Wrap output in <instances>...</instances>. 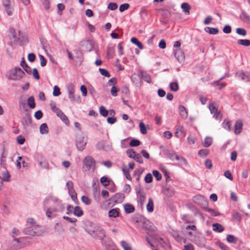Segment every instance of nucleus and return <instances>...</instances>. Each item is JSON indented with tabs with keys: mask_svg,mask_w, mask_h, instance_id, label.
<instances>
[{
	"mask_svg": "<svg viewBox=\"0 0 250 250\" xmlns=\"http://www.w3.org/2000/svg\"><path fill=\"white\" fill-rule=\"evenodd\" d=\"M43 206L46 208L45 210L47 217L50 218L56 217L58 212H63L65 209L62 201L52 195H48L44 199Z\"/></svg>",
	"mask_w": 250,
	"mask_h": 250,
	"instance_id": "obj_1",
	"label": "nucleus"
},
{
	"mask_svg": "<svg viewBox=\"0 0 250 250\" xmlns=\"http://www.w3.org/2000/svg\"><path fill=\"white\" fill-rule=\"evenodd\" d=\"M90 227H85L84 230L92 237L103 241L105 237V232L100 226L95 225L91 222H88Z\"/></svg>",
	"mask_w": 250,
	"mask_h": 250,
	"instance_id": "obj_2",
	"label": "nucleus"
},
{
	"mask_svg": "<svg viewBox=\"0 0 250 250\" xmlns=\"http://www.w3.org/2000/svg\"><path fill=\"white\" fill-rule=\"evenodd\" d=\"M95 167V161L91 156H87L83 159L82 169L83 171H94Z\"/></svg>",
	"mask_w": 250,
	"mask_h": 250,
	"instance_id": "obj_3",
	"label": "nucleus"
},
{
	"mask_svg": "<svg viewBox=\"0 0 250 250\" xmlns=\"http://www.w3.org/2000/svg\"><path fill=\"white\" fill-rule=\"evenodd\" d=\"M87 144V138L85 137L84 135L81 132L77 134L76 137V145L77 149L79 151H82L85 148Z\"/></svg>",
	"mask_w": 250,
	"mask_h": 250,
	"instance_id": "obj_4",
	"label": "nucleus"
},
{
	"mask_svg": "<svg viewBox=\"0 0 250 250\" xmlns=\"http://www.w3.org/2000/svg\"><path fill=\"white\" fill-rule=\"evenodd\" d=\"M25 73L19 67H16L14 70L11 71L8 76V79L12 80L18 81L21 80Z\"/></svg>",
	"mask_w": 250,
	"mask_h": 250,
	"instance_id": "obj_5",
	"label": "nucleus"
},
{
	"mask_svg": "<svg viewBox=\"0 0 250 250\" xmlns=\"http://www.w3.org/2000/svg\"><path fill=\"white\" fill-rule=\"evenodd\" d=\"M163 152L164 154V155L168 157L170 159H171L172 161L174 160H179L180 159L184 161L185 160L184 157H179L176 154V153L174 152L169 149H164L163 150Z\"/></svg>",
	"mask_w": 250,
	"mask_h": 250,
	"instance_id": "obj_6",
	"label": "nucleus"
},
{
	"mask_svg": "<svg viewBox=\"0 0 250 250\" xmlns=\"http://www.w3.org/2000/svg\"><path fill=\"white\" fill-rule=\"evenodd\" d=\"M67 91L68 95V98L71 102L75 100V86L73 84L70 83L67 85Z\"/></svg>",
	"mask_w": 250,
	"mask_h": 250,
	"instance_id": "obj_7",
	"label": "nucleus"
},
{
	"mask_svg": "<svg viewBox=\"0 0 250 250\" xmlns=\"http://www.w3.org/2000/svg\"><path fill=\"white\" fill-rule=\"evenodd\" d=\"M137 77L139 80L140 84H141L142 83V79L148 83H151V78L150 76L142 71H141L140 73L137 74Z\"/></svg>",
	"mask_w": 250,
	"mask_h": 250,
	"instance_id": "obj_8",
	"label": "nucleus"
},
{
	"mask_svg": "<svg viewBox=\"0 0 250 250\" xmlns=\"http://www.w3.org/2000/svg\"><path fill=\"white\" fill-rule=\"evenodd\" d=\"M173 53L175 56V58L177 60L178 62H181L183 61H184L185 59V55L184 53L180 48L175 49Z\"/></svg>",
	"mask_w": 250,
	"mask_h": 250,
	"instance_id": "obj_9",
	"label": "nucleus"
},
{
	"mask_svg": "<svg viewBox=\"0 0 250 250\" xmlns=\"http://www.w3.org/2000/svg\"><path fill=\"white\" fill-rule=\"evenodd\" d=\"M34 225L27 227L24 229L23 232L25 234L32 236H40V232L37 230H34Z\"/></svg>",
	"mask_w": 250,
	"mask_h": 250,
	"instance_id": "obj_10",
	"label": "nucleus"
},
{
	"mask_svg": "<svg viewBox=\"0 0 250 250\" xmlns=\"http://www.w3.org/2000/svg\"><path fill=\"white\" fill-rule=\"evenodd\" d=\"M243 124L241 120H238L235 123L234 133L236 135L239 134L242 131Z\"/></svg>",
	"mask_w": 250,
	"mask_h": 250,
	"instance_id": "obj_11",
	"label": "nucleus"
},
{
	"mask_svg": "<svg viewBox=\"0 0 250 250\" xmlns=\"http://www.w3.org/2000/svg\"><path fill=\"white\" fill-rule=\"evenodd\" d=\"M236 76L242 80L248 82L250 80V73L248 72H243L242 71L237 72L236 73Z\"/></svg>",
	"mask_w": 250,
	"mask_h": 250,
	"instance_id": "obj_12",
	"label": "nucleus"
},
{
	"mask_svg": "<svg viewBox=\"0 0 250 250\" xmlns=\"http://www.w3.org/2000/svg\"><path fill=\"white\" fill-rule=\"evenodd\" d=\"M146 199V198L144 192H140L139 191L138 195H137V200L138 205L140 206L141 208H142L144 206Z\"/></svg>",
	"mask_w": 250,
	"mask_h": 250,
	"instance_id": "obj_13",
	"label": "nucleus"
},
{
	"mask_svg": "<svg viewBox=\"0 0 250 250\" xmlns=\"http://www.w3.org/2000/svg\"><path fill=\"white\" fill-rule=\"evenodd\" d=\"M22 124L24 125L28 126L32 124V119L28 111L26 112L24 116L23 117Z\"/></svg>",
	"mask_w": 250,
	"mask_h": 250,
	"instance_id": "obj_14",
	"label": "nucleus"
},
{
	"mask_svg": "<svg viewBox=\"0 0 250 250\" xmlns=\"http://www.w3.org/2000/svg\"><path fill=\"white\" fill-rule=\"evenodd\" d=\"M178 109L180 116L183 119H186L188 117V111L185 107L182 105H180L179 106Z\"/></svg>",
	"mask_w": 250,
	"mask_h": 250,
	"instance_id": "obj_15",
	"label": "nucleus"
},
{
	"mask_svg": "<svg viewBox=\"0 0 250 250\" xmlns=\"http://www.w3.org/2000/svg\"><path fill=\"white\" fill-rule=\"evenodd\" d=\"M147 223H149L148 220L141 217L139 219L135 221V224L137 225V224H139V225H142L144 229H148V228L146 226Z\"/></svg>",
	"mask_w": 250,
	"mask_h": 250,
	"instance_id": "obj_16",
	"label": "nucleus"
},
{
	"mask_svg": "<svg viewBox=\"0 0 250 250\" xmlns=\"http://www.w3.org/2000/svg\"><path fill=\"white\" fill-rule=\"evenodd\" d=\"M119 208H115L112 209H110L108 211V216L109 217L116 218L119 216Z\"/></svg>",
	"mask_w": 250,
	"mask_h": 250,
	"instance_id": "obj_17",
	"label": "nucleus"
},
{
	"mask_svg": "<svg viewBox=\"0 0 250 250\" xmlns=\"http://www.w3.org/2000/svg\"><path fill=\"white\" fill-rule=\"evenodd\" d=\"M233 220L238 223H240L242 220V215L238 211H234L232 214Z\"/></svg>",
	"mask_w": 250,
	"mask_h": 250,
	"instance_id": "obj_18",
	"label": "nucleus"
},
{
	"mask_svg": "<svg viewBox=\"0 0 250 250\" xmlns=\"http://www.w3.org/2000/svg\"><path fill=\"white\" fill-rule=\"evenodd\" d=\"M204 30L207 33L212 35H216L219 32V29L217 28L206 27Z\"/></svg>",
	"mask_w": 250,
	"mask_h": 250,
	"instance_id": "obj_19",
	"label": "nucleus"
},
{
	"mask_svg": "<svg viewBox=\"0 0 250 250\" xmlns=\"http://www.w3.org/2000/svg\"><path fill=\"white\" fill-rule=\"evenodd\" d=\"M125 212L127 213H131L134 211V207L130 204H126L124 206Z\"/></svg>",
	"mask_w": 250,
	"mask_h": 250,
	"instance_id": "obj_20",
	"label": "nucleus"
},
{
	"mask_svg": "<svg viewBox=\"0 0 250 250\" xmlns=\"http://www.w3.org/2000/svg\"><path fill=\"white\" fill-rule=\"evenodd\" d=\"M57 115L66 124L68 125L69 123V120L67 116L61 110Z\"/></svg>",
	"mask_w": 250,
	"mask_h": 250,
	"instance_id": "obj_21",
	"label": "nucleus"
},
{
	"mask_svg": "<svg viewBox=\"0 0 250 250\" xmlns=\"http://www.w3.org/2000/svg\"><path fill=\"white\" fill-rule=\"evenodd\" d=\"M212 229L214 231L221 232L224 230V227L220 224L214 223L212 225Z\"/></svg>",
	"mask_w": 250,
	"mask_h": 250,
	"instance_id": "obj_22",
	"label": "nucleus"
},
{
	"mask_svg": "<svg viewBox=\"0 0 250 250\" xmlns=\"http://www.w3.org/2000/svg\"><path fill=\"white\" fill-rule=\"evenodd\" d=\"M181 7L185 14H189V10L191 9V7L188 3L184 2L182 3Z\"/></svg>",
	"mask_w": 250,
	"mask_h": 250,
	"instance_id": "obj_23",
	"label": "nucleus"
},
{
	"mask_svg": "<svg viewBox=\"0 0 250 250\" xmlns=\"http://www.w3.org/2000/svg\"><path fill=\"white\" fill-rule=\"evenodd\" d=\"M115 201L116 203H121L125 198V195L123 193H116L114 196Z\"/></svg>",
	"mask_w": 250,
	"mask_h": 250,
	"instance_id": "obj_24",
	"label": "nucleus"
},
{
	"mask_svg": "<svg viewBox=\"0 0 250 250\" xmlns=\"http://www.w3.org/2000/svg\"><path fill=\"white\" fill-rule=\"evenodd\" d=\"M146 209L148 212H152L154 210L153 201L151 198L148 199V203L146 205Z\"/></svg>",
	"mask_w": 250,
	"mask_h": 250,
	"instance_id": "obj_25",
	"label": "nucleus"
},
{
	"mask_svg": "<svg viewBox=\"0 0 250 250\" xmlns=\"http://www.w3.org/2000/svg\"><path fill=\"white\" fill-rule=\"evenodd\" d=\"M184 233L192 241H195V234L191 231L184 230Z\"/></svg>",
	"mask_w": 250,
	"mask_h": 250,
	"instance_id": "obj_26",
	"label": "nucleus"
},
{
	"mask_svg": "<svg viewBox=\"0 0 250 250\" xmlns=\"http://www.w3.org/2000/svg\"><path fill=\"white\" fill-rule=\"evenodd\" d=\"M40 133L42 134H45L48 133V128L45 123L42 124L40 127Z\"/></svg>",
	"mask_w": 250,
	"mask_h": 250,
	"instance_id": "obj_27",
	"label": "nucleus"
},
{
	"mask_svg": "<svg viewBox=\"0 0 250 250\" xmlns=\"http://www.w3.org/2000/svg\"><path fill=\"white\" fill-rule=\"evenodd\" d=\"M73 213L75 215L80 217L83 214V210L79 206H76L74 208Z\"/></svg>",
	"mask_w": 250,
	"mask_h": 250,
	"instance_id": "obj_28",
	"label": "nucleus"
},
{
	"mask_svg": "<svg viewBox=\"0 0 250 250\" xmlns=\"http://www.w3.org/2000/svg\"><path fill=\"white\" fill-rule=\"evenodd\" d=\"M231 122L227 120H224L223 123H222V126L223 128L226 129V130L230 131H231Z\"/></svg>",
	"mask_w": 250,
	"mask_h": 250,
	"instance_id": "obj_29",
	"label": "nucleus"
},
{
	"mask_svg": "<svg viewBox=\"0 0 250 250\" xmlns=\"http://www.w3.org/2000/svg\"><path fill=\"white\" fill-rule=\"evenodd\" d=\"M13 248L15 250H18L21 248L20 239L14 238L12 242Z\"/></svg>",
	"mask_w": 250,
	"mask_h": 250,
	"instance_id": "obj_30",
	"label": "nucleus"
},
{
	"mask_svg": "<svg viewBox=\"0 0 250 250\" xmlns=\"http://www.w3.org/2000/svg\"><path fill=\"white\" fill-rule=\"evenodd\" d=\"M27 104L31 108H34L35 107L36 104L33 96H30L28 98Z\"/></svg>",
	"mask_w": 250,
	"mask_h": 250,
	"instance_id": "obj_31",
	"label": "nucleus"
},
{
	"mask_svg": "<svg viewBox=\"0 0 250 250\" xmlns=\"http://www.w3.org/2000/svg\"><path fill=\"white\" fill-rule=\"evenodd\" d=\"M131 42L133 43L136 44L140 49H143L144 48L143 45L140 42L138 41V40L137 38L135 37L132 38L131 39Z\"/></svg>",
	"mask_w": 250,
	"mask_h": 250,
	"instance_id": "obj_32",
	"label": "nucleus"
},
{
	"mask_svg": "<svg viewBox=\"0 0 250 250\" xmlns=\"http://www.w3.org/2000/svg\"><path fill=\"white\" fill-rule=\"evenodd\" d=\"M212 143V139L209 137H206L205 139L204 142H203V146L206 147L209 146Z\"/></svg>",
	"mask_w": 250,
	"mask_h": 250,
	"instance_id": "obj_33",
	"label": "nucleus"
},
{
	"mask_svg": "<svg viewBox=\"0 0 250 250\" xmlns=\"http://www.w3.org/2000/svg\"><path fill=\"white\" fill-rule=\"evenodd\" d=\"M237 43L239 44L245 46H249L250 45V40L248 39H240L238 40L237 41Z\"/></svg>",
	"mask_w": 250,
	"mask_h": 250,
	"instance_id": "obj_34",
	"label": "nucleus"
},
{
	"mask_svg": "<svg viewBox=\"0 0 250 250\" xmlns=\"http://www.w3.org/2000/svg\"><path fill=\"white\" fill-rule=\"evenodd\" d=\"M237 240L238 239L236 237L231 234L228 235L227 237V240L229 243L236 244Z\"/></svg>",
	"mask_w": 250,
	"mask_h": 250,
	"instance_id": "obj_35",
	"label": "nucleus"
},
{
	"mask_svg": "<svg viewBox=\"0 0 250 250\" xmlns=\"http://www.w3.org/2000/svg\"><path fill=\"white\" fill-rule=\"evenodd\" d=\"M112 149V143L108 141H104V150L108 151Z\"/></svg>",
	"mask_w": 250,
	"mask_h": 250,
	"instance_id": "obj_36",
	"label": "nucleus"
},
{
	"mask_svg": "<svg viewBox=\"0 0 250 250\" xmlns=\"http://www.w3.org/2000/svg\"><path fill=\"white\" fill-rule=\"evenodd\" d=\"M207 212L209 213L211 215L213 216H217L221 215V214L220 213H219L218 211L214 209L208 208L207 209Z\"/></svg>",
	"mask_w": 250,
	"mask_h": 250,
	"instance_id": "obj_37",
	"label": "nucleus"
},
{
	"mask_svg": "<svg viewBox=\"0 0 250 250\" xmlns=\"http://www.w3.org/2000/svg\"><path fill=\"white\" fill-rule=\"evenodd\" d=\"M208 107L211 114L217 113V112L218 111V108L214 104L212 103L209 104Z\"/></svg>",
	"mask_w": 250,
	"mask_h": 250,
	"instance_id": "obj_38",
	"label": "nucleus"
},
{
	"mask_svg": "<svg viewBox=\"0 0 250 250\" xmlns=\"http://www.w3.org/2000/svg\"><path fill=\"white\" fill-rule=\"evenodd\" d=\"M170 88L171 91L176 92L179 89V85L177 82H173L170 83Z\"/></svg>",
	"mask_w": 250,
	"mask_h": 250,
	"instance_id": "obj_39",
	"label": "nucleus"
},
{
	"mask_svg": "<svg viewBox=\"0 0 250 250\" xmlns=\"http://www.w3.org/2000/svg\"><path fill=\"white\" fill-rule=\"evenodd\" d=\"M99 71L100 72L101 74L104 77L109 78L110 77V74L108 72V71L104 68H99Z\"/></svg>",
	"mask_w": 250,
	"mask_h": 250,
	"instance_id": "obj_40",
	"label": "nucleus"
},
{
	"mask_svg": "<svg viewBox=\"0 0 250 250\" xmlns=\"http://www.w3.org/2000/svg\"><path fill=\"white\" fill-rule=\"evenodd\" d=\"M100 113L104 117H106L108 114V111L106 109L104 106H101L100 107Z\"/></svg>",
	"mask_w": 250,
	"mask_h": 250,
	"instance_id": "obj_41",
	"label": "nucleus"
},
{
	"mask_svg": "<svg viewBox=\"0 0 250 250\" xmlns=\"http://www.w3.org/2000/svg\"><path fill=\"white\" fill-rule=\"evenodd\" d=\"M240 18L245 21H250V17L245 12L242 13L240 15Z\"/></svg>",
	"mask_w": 250,
	"mask_h": 250,
	"instance_id": "obj_42",
	"label": "nucleus"
},
{
	"mask_svg": "<svg viewBox=\"0 0 250 250\" xmlns=\"http://www.w3.org/2000/svg\"><path fill=\"white\" fill-rule=\"evenodd\" d=\"M9 36L12 37L14 39H17L16 31L13 27H10L9 29Z\"/></svg>",
	"mask_w": 250,
	"mask_h": 250,
	"instance_id": "obj_43",
	"label": "nucleus"
},
{
	"mask_svg": "<svg viewBox=\"0 0 250 250\" xmlns=\"http://www.w3.org/2000/svg\"><path fill=\"white\" fill-rule=\"evenodd\" d=\"M126 153L128 156L129 158H133L134 157L135 155L137 154L136 152L134 151L132 149H128L126 151Z\"/></svg>",
	"mask_w": 250,
	"mask_h": 250,
	"instance_id": "obj_44",
	"label": "nucleus"
},
{
	"mask_svg": "<svg viewBox=\"0 0 250 250\" xmlns=\"http://www.w3.org/2000/svg\"><path fill=\"white\" fill-rule=\"evenodd\" d=\"M236 32L237 34L243 36H245L247 35V31L244 28H237Z\"/></svg>",
	"mask_w": 250,
	"mask_h": 250,
	"instance_id": "obj_45",
	"label": "nucleus"
},
{
	"mask_svg": "<svg viewBox=\"0 0 250 250\" xmlns=\"http://www.w3.org/2000/svg\"><path fill=\"white\" fill-rule=\"evenodd\" d=\"M101 183L105 187L109 185V181L108 180L107 178L103 176L100 179Z\"/></svg>",
	"mask_w": 250,
	"mask_h": 250,
	"instance_id": "obj_46",
	"label": "nucleus"
},
{
	"mask_svg": "<svg viewBox=\"0 0 250 250\" xmlns=\"http://www.w3.org/2000/svg\"><path fill=\"white\" fill-rule=\"evenodd\" d=\"M139 127L140 129V131L142 134H146L147 133L146 129L145 126V124L143 123V122H141L140 123Z\"/></svg>",
	"mask_w": 250,
	"mask_h": 250,
	"instance_id": "obj_47",
	"label": "nucleus"
},
{
	"mask_svg": "<svg viewBox=\"0 0 250 250\" xmlns=\"http://www.w3.org/2000/svg\"><path fill=\"white\" fill-rule=\"evenodd\" d=\"M164 193L168 197H171L174 195V192L168 188L165 189L164 191Z\"/></svg>",
	"mask_w": 250,
	"mask_h": 250,
	"instance_id": "obj_48",
	"label": "nucleus"
},
{
	"mask_svg": "<svg viewBox=\"0 0 250 250\" xmlns=\"http://www.w3.org/2000/svg\"><path fill=\"white\" fill-rule=\"evenodd\" d=\"M154 176L157 181H160L162 179V175L158 170H154L152 172Z\"/></svg>",
	"mask_w": 250,
	"mask_h": 250,
	"instance_id": "obj_49",
	"label": "nucleus"
},
{
	"mask_svg": "<svg viewBox=\"0 0 250 250\" xmlns=\"http://www.w3.org/2000/svg\"><path fill=\"white\" fill-rule=\"evenodd\" d=\"M129 7V4L128 3H124L121 4L119 7V11L121 12L124 11L125 10H127Z\"/></svg>",
	"mask_w": 250,
	"mask_h": 250,
	"instance_id": "obj_50",
	"label": "nucleus"
},
{
	"mask_svg": "<svg viewBox=\"0 0 250 250\" xmlns=\"http://www.w3.org/2000/svg\"><path fill=\"white\" fill-rule=\"evenodd\" d=\"M133 159L135 160L136 162L139 163V164H143V160L141 156L138 154L137 153L134 157L133 158Z\"/></svg>",
	"mask_w": 250,
	"mask_h": 250,
	"instance_id": "obj_51",
	"label": "nucleus"
},
{
	"mask_svg": "<svg viewBox=\"0 0 250 250\" xmlns=\"http://www.w3.org/2000/svg\"><path fill=\"white\" fill-rule=\"evenodd\" d=\"M60 94H61V92H60V88L57 85L54 86V89H53V96H58Z\"/></svg>",
	"mask_w": 250,
	"mask_h": 250,
	"instance_id": "obj_52",
	"label": "nucleus"
},
{
	"mask_svg": "<svg viewBox=\"0 0 250 250\" xmlns=\"http://www.w3.org/2000/svg\"><path fill=\"white\" fill-rule=\"evenodd\" d=\"M153 177L152 175L148 173H147L145 178V181L146 183H150L152 181Z\"/></svg>",
	"mask_w": 250,
	"mask_h": 250,
	"instance_id": "obj_53",
	"label": "nucleus"
},
{
	"mask_svg": "<svg viewBox=\"0 0 250 250\" xmlns=\"http://www.w3.org/2000/svg\"><path fill=\"white\" fill-rule=\"evenodd\" d=\"M0 165L4 168H6V156L3 154L1 155L0 157Z\"/></svg>",
	"mask_w": 250,
	"mask_h": 250,
	"instance_id": "obj_54",
	"label": "nucleus"
},
{
	"mask_svg": "<svg viewBox=\"0 0 250 250\" xmlns=\"http://www.w3.org/2000/svg\"><path fill=\"white\" fill-rule=\"evenodd\" d=\"M82 201L86 205H89L91 203V200L88 197L85 196H83L82 197Z\"/></svg>",
	"mask_w": 250,
	"mask_h": 250,
	"instance_id": "obj_55",
	"label": "nucleus"
},
{
	"mask_svg": "<svg viewBox=\"0 0 250 250\" xmlns=\"http://www.w3.org/2000/svg\"><path fill=\"white\" fill-rule=\"evenodd\" d=\"M140 142L139 140L137 139H133L129 143V145L131 146H137L140 145Z\"/></svg>",
	"mask_w": 250,
	"mask_h": 250,
	"instance_id": "obj_56",
	"label": "nucleus"
},
{
	"mask_svg": "<svg viewBox=\"0 0 250 250\" xmlns=\"http://www.w3.org/2000/svg\"><path fill=\"white\" fill-rule=\"evenodd\" d=\"M122 171L124 172V174L125 175L126 178L128 180H131V177L130 176L129 171H128V170L125 168H123Z\"/></svg>",
	"mask_w": 250,
	"mask_h": 250,
	"instance_id": "obj_57",
	"label": "nucleus"
},
{
	"mask_svg": "<svg viewBox=\"0 0 250 250\" xmlns=\"http://www.w3.org/2000/svg\"><path fill=\"white\" fill-rule=\"evenodd\" d=\"M121 244L124 250H130L131 248L129 246L127 242L123 241L121 242Z\"/></svg>",
	"mask_w": 250,
	"mask_h": 250,
	"instance_id": "obj_58",
	"label": "nucleus"
},
{
	"mask_svg": "<svg viewBox=\"0 0 250 250\" xmlns=\"http://www.w3.org/2000/svg\"><path fill=\"white\" fill-rule=\"evenodd\" d=\"M198 154L200 156H206L208 154V150L207 149H202L198 151Z\"/></svg>",
	"mask_w": 250,
	"mask_h": 250,
	"instance_id": "obj_59",
	"label": "nucleus"
},
{
	"mask_svg": "<svg viewBox=\"0 0 250 250\" xmlns=\"http://www.w3.org/2000/svg\"><path fill=\"white\" fill-rule=\"evenodd\" d=\"M68 192L72 200L73 201H75L77 200V194L76 192L74 191V190H71Z\"/></svg>",
	"mask_w": 250,
	"mask_h": 250,
	"instance_id": "obj_60",
	"label": "nucleus"
},
{
	"mask_svg": "<svg viewBox=\"0 0 250 250\" xmlns=\"http://www.w3.org/2000/svg\"><path fill=\"white\" fill-rule=\"evenodd\" d=\"M118 7L117 4L115 2H110L108 4L107 8L111 10H114Z\"/></svg>",
	"mask_w": 250,
	"mask_h": 250,
	"instance_id": "obj_61",
	"label": "nucleus"
},
{
	"mask_svg": "<svg viewBox=\"0 0 250 250\" xmlns=\"http://www.w3.org/2000/svg\"><path fill=\"white\" fill-rule=\"evenodd\" d=\"M39 58H40V61H41V65L42 66H44L46 64V62H47L46 60L42 55H39Z\"/></svg>",
	"mask_w": 250,
	"mask_h": 250,
	"instance_id": "obj_62",
	"label": "nucleus"
},
{
	"mask_svg": "<svg viewBox=\"0 0 250 250\" xmlns=\"http://www.w3.org/2000/svg\"><path fill=\"white\" fill-rule=\"evenodd\" d=\"M43 116V114L41 110H38L35 113L34 116L37 120L41 119Z\"/></svg>",
	"mask_w": 250,
	"mask_h": 250,
	"instance_id": "obj_63",
	"label": "nucleus"
},
{
	"mask_svg": "<svg viewBox=\"0 0 250 250\" xmlns=\"http://www.w3.org/2000/svg\"><path fill=\"white\" fill-rule=\"evenodd\" d=\"M223 31L225 33L229 34L231 31V28L229 25H226L224 27Z\"/></svg>",
	"mask_w": 250,
	"mask_h": 250,
	"instance_id": "obj_64",
	"label": "nucleus"
}]
</instances>
